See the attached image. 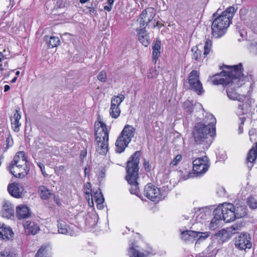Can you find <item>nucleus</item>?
Returning a JSON list of instances; mask_svg holds the SVG:
<instances>
[{
  "instance_id": "nucleus-1",
  "label": "nucleus",
  "mask_w": 257,
  "mask_h": 257,
  "mask_svg": "<svg viewBox=\"0 0 257 257\" xmlns=\"http://www.w3.org/2000/svg\"><path fill=\"white\" fill-rule=\"evenodd\" d=\"M203 121L204 122L196 123L192 134L197 144H202L206 142L209 145L211 143L210 138L215 135L214 125L216 123V119L212 114L209 113Z\"/></svg>"
},
{
  "instance_id": "nucleus-2",
  "label": "nucleus",
  "mask_w": 257,
  "mask_h": 257,
  "mask_svg": "<svg viewBox=\"0 0 257 257\" xmlns=\"http://www.w3.org/2000/svg\"><path fill=\"white\" fill-rule=\"evenodd\" d=\"M218 12L219 10L212 16L213 21L211 26L212 34L215 38H219L225 34L235 10L234 7H230L221 14Z\"/></svg>"
},
{
  "instance_id": "nucleus-3",
  "label": "nucleus",
  "mask_w": 257,
  "mask_h": 257,
  "mask_svg": "<svg viewBox=\"0 0 257 257\" xmlns=\"http://www.w3.org/2000/svg\"><path fill=\"white\" fill-rule=\"evenodd\" d=\"M140 152L136 151L130 158L127 162L126 167V175L125 179L131 185L130 191L131 194L139 196L140 192L138 183L139 178V164L140 162Z\"/></svg>"
},
{
  "instance_id": "nucleus-4",
  "label": "nucleus",
  "mask_w": 257,
  "mask_h": 257,
  "mask_svg": "<svg viewBox=\"0 0 257 257\" xmlns=\"http://www.w3.org/2000/svg\"><path fill=\"white\" fill-rule=\"evenodd\" d=\"M94 131L96 150L99 154L104 155L108 150L109 132L106 124L101 121L95 123Z\"/></svg>"
},
{
  "instance_id": "nucleus-5",
  "label": "nucleus",
  "mask_w": 257,
  "mask_h": 257,
  "mask_svg": "<svg viewBox=\"0 0 257 257\" xmlns=\"http://www.w3.org/2000/svg\"><path fill=\"white\" fill-rule=\"evenodd\" d=\"M242 65L240 63L237 65L231 66L229 71H222L211 77L212 83L214 85L222 84L226 86L231 82L232 83L237 81L241 76Z\"/></svg>"
},
{
  "instance_id": "nucleus-6",
  "label": "nucleus",
  "mask_w": 257,
  "mask_h": 257,
  "mask_svg": "<svg viewBox=\"0 0 257 257\" xmlns=\"http://www.w3.org/2000/svg\"><path fill=\"white\" fill-rule=\"evenodd\" d=\"M135 128L130 125H126L121 131L115 142L116 152H123L134 136Z\"/></svg>"
},
{
  "instance_id": "nucleus-7",
  "label": "nucleus",
  "mask_w": 257,
  "mask_h": 257,
  "mask_svg": "<svg viewBox=\"0 0 257 257\" xmlns=\"http://www.w3.org/2000/svg\"><path fill=\"white\" fill-rule=\"evenodd\" d=\"M217 208L224 222H229L235 220L234 206L232 204L224 203L218 206Z\"/></svg>"
},
{
  "instance_id": "nucleus-8",
  "label": "nucleus",
  "mask_w": 257,
  "mask_h": 257,
  "mask_svg": "<svg viewBox=\"0 0 257 257\" xmlns=\"http://www.w3.org/2000/svg\"><path fill=\"white\" fill-rule=\"evenodd\" d=\"M188 80L191 90L195 91L198 95L203 92L202 85L199 80V73L197 71L192 70L189 74Z\"/></svg>"
},
{
  "instance_id": "nucleus-9",
  "label": "nucleus",
  "mask_w": 257,
  "mask_h": 257,
  "mask_svg": "<svg viewBox=\"0 0 257 257\" xmlns=\"http://www.w3.org/2000/svg\"><path fill=\"white\" fill-rule=\"evenodd\" d=\"M193 169L197 175L204 174L208 171L209 161L206 156L199 158L193 162Z\"/></svg>"
},
{
  "instance_id": "nucleus-10",
  "label": "nucleus",
  "mask_w": 257,
  "mask_h": 257,
  "mask_svg": "<svg viewBox=\"0 0 257 257\" xmlns=\"http://www.w3.org/2000/svg\"><path fill=\"white\" fill-rule=\"evenodd\" d=\"M144 194L152 201H159L162 199L160 189L151 183H149L145 186Z\"/></svg>"
},
{
  "instance_id": "nucleus-11",
  "label": "nucleus",
  "mask_w": 257,
  "mask_h": 257,
  "mask_svg": "<svg viewBox=\"0 0 257 257\" xmlns=\"http://www.w3.org/2000/svg\"><path fill=\"white\" fill-rule=\"evenodd\" d=\"M209 236L207 232L195 231L186 230L181 232V238L185 241H190L195 238H198V240H204Z\"/></svg>"
},
{
  "instance_id": "nucleus-12",
  "label": "nucleus",
  "mask_w": 257,
  "mask_h": 257,
  "mask_svg": "<svg viewBox=\"0 0 257 257\" xmlns=\"http://www.w3.org/2000/svg\"><path fill=\"white\" fill-rule=\"evenodd\" d=\"M155 16V14L152 8H149L143 11L138 19L140 24V28H145L149 23L153 20Z\"/></svg>"
},
{
  "instance_id": "nucleus-13",
  "label": "nucleus",
  "mask_w": 257,
  "mask_h": 257,
  "mask_svg": "<svg viewBox=\"0 0 257 257\" xmlns=\"http://www.w3.org/2000/svg\"><path fill=\"white\" fill-rule=\"evenodd\" d=\"M249 138L251 142H255V146L253 147L249 150L246 158L248 167L251 169L253 166L252 163L255 161L257 155V134L249 137Z\"/></svg>"
},
{
  "instance_id": "nucleus-14",
  "label": "nucleus",
  "mask_w": 257,
  "mask_h": 257,
  "mask_svg": "<svg viewBox=\"0 0 257 257\" xmlns=\"http://www.w3.org/2000/svg\"><path fill=\"white\" fill-rule=\"evenodd\" d=\"M139 246L136 242L131 243L128 249L127 254L129 257H146L148 255L154 254L155 253L152 250L141 252L139 250Z\"/></svg>"
},
{
  "instance_id": "nucleus-15",
  "label": "nucleus",
  "mask_w": 257,
  "mask_h": 257,
  "mask_svg": "<svg viewBox=\"0 0 257 257\" xmlns=\"http://www.w3.org/2000/svg\"><path fill=\"white\" fill-rule=\"evenodd\" d=\"M242 76V74L241 73L240 78L238 79L237 81H235L232 83L231 82L228 84H226V86H225V87H226L227 95L231 100H236L239 101H241V100L240 97V95L235 91V87H236L238 85L237 83L239 82V80L241 78Z\"/></svg>"
},
{
  "instance_id": "nucleus-16",
  "label": "nucleus",
  "mask_w": 257,
  "mask_h": 257,
  "mask_svg": "<svg viewBox=\"0 0 257 257\" xmlns=\"http://www.w3.org/2000/svg\"><path fill=\"white\" fill-rule=\"evenodd\" d=\"M10 172L16 178H23L27 175L29 171L28 167L27 168L18 167V166L9 165L7 167Z\"/></svg>"
},
{
  "instance_id": "nucleus-17",
  "label": "nucleus",
  "mask_w": 257,
  "mask_h": 257,
  "mask_svg": "<svg viewBox=\"0 0 257 257\" xmlns=\"http://www.w3.org/2000/svg\"><path fill=\"white\" fill-rule=\"evenodd\" d=\"M235 246L237 248L240 250L250 248L251 247L250 238L249 239L247 238L246 233L241 234L235 238Z\"/></svg>"
},
{
  "instance_id": "nucleus-18",
  "label": "nucleus",
  "mask_w": 257,
  "mask_h": 257,
  "mask_svg": "<svg viewBox=\"0 0 257 257\" xmlns=\"http://www.w3.org/2000/svg\"><path fill=\"white\" fill-rule=\"evenodd\" d=\"M27 163V158L25 156V152L24 151H20L17 153L15 156L13 160L9 165L27 168V166H28Z\"/></svg>"
},
{
  "instance_id": "nucleus-19",
  "label": "nucleus",
  "mask_w": 257,
  "mask_h": 257,
  "mask_svg": "<svg viewBox=\"0 0 257 257\" xmlns=\"http://www.w3.org/2000/svg\"><path fill=\"white\" fill-rule=\"evenodd\" d=\"M8 190L12 196L20 198L22 197L24 189L20 184L13 183L8 185Z\"/></svg>"
},
{
  "instance_id": "nucleus-20",
  "label": "nucleus",
  "mask_w": 257,
  "mask_h": 257,
  "mask_svg": "<svg viewBox=\"0 0 257 257\" xmlns=\"http://www.w3.org/2000/svg\"><path fill=\"white\" fill-rule=\"evenodd\" d=\"M25 233L27 235L36 234L40 230L39 226L34 222L26 221L23 223Z\"/></svg>"
},
{
  "instance_id": "nucleus-21",
  "label": "nucleus",
  "mask_w": 257,
  "mask_h": 257,
  "mask_svg": "<svg viewBox=\"0 0 257 257\" xmlns=\"http://www.w3.org/2000/svg\"><path fill=\"white\" fill-rule=\"evenodd\" d=\"M31 215L30 208L26 205H20L16 208V216L19 219L27 218Z\"/></svg>"
},
{
  "instance_id": "nucleus-22",
  "label": "nucleus",
  "mask_w": 257,
  "mask_h": 257,
  "mask_svg": "<svg viewBox=\"0 0 257 257\" xmlns=\"http://www.w3.org/2000/svg\"><path fill=\"white\" fill-rule=\"evenodd\" d=\"M14 236V233L10 227L0 223V238L4 239L12 240Z\"/></svg>"
},
{
  "instance_id": "nucleus-23",
  "label": "nucleus",
  "mask_w": 257,
  "mask_h": 257,
  "mask_svg": "<svg viewBox=\"0 0 257 257\" xmlns=\"http://www.w3.org/2000/svg\"><path fill=\"white\" fill-rule=\"evenodd\" d=\"M138 32L139 40L143 45L147 47L150 43L149 36L145 28H139Z\"/></svg>"
},
{
  "instance_id": "nucleus-24",
  "label": "nucleus",
  "mask_w": 257,
  "mask_h": 257,
  "mask_svg": "<svg viewBox=\"0 0 257 257\" xmlns=\"http://www.w3.org/2000/svg\"><path fill=\"white\" fill-rule=\"evenodd\" d=\"M161 42L160 39H157L152 45L153 49V62L155 64L160 55Z\"/></svg>"
},
{
  "instance_id": "nucleus-25",
  "label": "nucleus",
  "mask_w": 257,
  "mask_h": 257,
  "mask_svg": "<svg viewBox=\"0 0 257 257\" xmlns=\"http://www.w3.org/2000/svg\"><path fill=\"white\" fill-rule=\"evenodd\" d=\"M21 118V113L19 111L16 110L14 116L11 118L12 128L15 132L20 131V126L21 123L20 122V119Z\"/></svg>"
},
{
  "instance_id": "nucleus-26",
  "label": "nucleus",
  "mask_w": 257,
  "mask_h": 257,
  "mask_svg": "<svg viewBox=\"0 0 257 257\" xmlns=\"http://www.w3.org/2000/svg\"><path fill=\"white\" fill-rule=\"evenodd\" d=\"M51 255L50 246L43 245L39 249L35 257H51Z\"/></svg>"
},
{
  "instance_id": "nucleus-27",
  "label": "nucleus",
  "mask_w": 257,
  "mask_h": 257,
  "mask_svg": "<svg viewBox=\"0 0 257 257\" xmlns=\"http://www.w3.org/2000/svg\"><path fill=\"white\" fill-rule=\"evenodd\" d=\"M91 198L92 200L91 202L92 204L93 199L97 203V208L99 209H102L103 208V203L104 201V199L101 192H98L96 191V192L94 193L93 195L92 196V198L91 197Z\"/></svg>"
},
{
  "instance_id": "nucleus-28",
  "label": "nucleus",
  "mask_w": 257,
  "mask_h": 257,
  "mask_svg": "<svg viewBox=\"0 0 257 257\" xmlns=\"http://www.w3.org/2000/svg\"><path fill=\"white\" fill-rule=\"evenodd\" d=\"M208 211V208L206 207L198 208L193 216L195 217V220L197 222H200L204 220L206 216V212Z\"/></svg>"
},
{
  "instance_id": "nucleus-29",
  "label": "nucleus",
  "mask_w": 257,
  "mask_h": 257,
  "mask_svg": "<svg viewBox=\"0 0 257 257\" xmlns=\"http://www.w3.org/2000/svg\"><path fill=\"white\" fill-rule=\"evenodd\" d=\"M14 214V207L11 204H5L3 206L2 216L9 218Z\"/></svg>"
},
{
  "instance_id": "nucleus-30",
  "label": "nucleus",
  "mask_w": 257,
  "mask_h": 257,
  "mask_svg": "<svg viewBox=\"0 0 257 257\" xmlns=\"http://www.w3.org/2000/svg\"><path fill=\"white\" fill-rule=\"evenodd\" d=\"M214 235L219 238V240L221 242H223L228 239L229 237V232H228V229H222L217 232H216Z\"/></svg>"
},
{
  "instance_id": "nucleus-31",
  "label": "nucleus",
  "mask_w": 257,
  "mask_h": 257,
  "mask_svg": "<svg viewBox=\"0 0 257 257\" xmlns=\"http://www.w3.org/2000/svg\"><path fill=\"white\" fill-rule=\"evenodd\" d=\"M213 215L214 217L210 222V228H215L218 224L219 221L223 220L217 208L213 211Z\"/></svg>"
},
{
  "instance_id": "nucleus-32",
  "label": "nucleus",
  "mask_w": 257,
  "mask_h": 257,
  "mask_svg": "<svg viewBox=\"0 0 257 257\" xmlns=\"http://www.w3.org/2000/svg\"><path fill=\"white\" fill-rule=\"evenodd\" d=\"M57 227L59 233L66 234L68 232L69 226L63 220L58 221Z\"/></svg>"
},
{
  "instance_id": "nucleus-33",
  "label": "nucleus",
  "mask_w": 257,
  "mask_h": 257,
  "mask_svg": "<svg viewBox=\"0 0 257 257\" xmlns=\"http://www.w3.org/2000/svg\"><path fill=\"white\" fill-rule=\"evenodd\" d=\"M45 40L48 41V46L49 48L57 47L60 44V39L58 37L46 36Z\"/></svg>"
},
{
  "instance_id": "nucleus-34",
  "label": "nucleus",
  "mask_w": 257,
  "mask_h": 257,
  "mask_svg": "<svg viewBox=\"0 0 257 257\" xmlns=\"http://www.w3.org/2000/svg\"><path fill=\"white\" fill-rule=\"evenodd\" d=\"M41 197L44 200L48 199L51 195L50 190L45 186H40L39 187Z\"/></svg>"
},
{
  "instance_id": "nucleus-35",
  "label": "nucleus",
  "mask_w": 257,
  "mask_h": 257,
  "mask_svg": "<svg viewBox=\"0 0 257 257\" xmlns=\"http://www.w3.org/2000/svg\"><path fill=\"white\" fill-rule=\"evenodd\" d=\"M246 208L242 206H239L235 207L234 206V215H235V218H240L246 215Z\"/></svg>"
},
{
  "instance_id": "nucleus-36",
  "label": "nucleus",
  "mask_w": 257,
  "mask_h": 257,
  "mask_svg": "<svg viewBox=\"0 0 257 257\" xmlns=\"http://www.w3.org/2000/svg\"><path fill=\"white\" fill-rule=\"evenodd\" d=\"M191 50L193 52L192 55V59H194L196 61H200L202 58V51L197 47H194L192 48Z\"/></svg>"
},
{
  "instance_id": "nucleus-37",
  "label": "nucleus",
  "mask_w": 257,
  "mask_h": 257,
  "mask_svg": "<svg viewBox=\"0 0 257 257\" xmlns=\"http://www.w3.org/2000/svg\"><path fill=\"white\" fill-rule=\"evenodd\" d=\"M124 98L125 97L123 94H119L117 96H113L111 99V101L119 107L121 103L124 99Z\"/></svg>"
},
{
  "instance_id": "nucleus-38",
  "label": "nucleus",
  "mask_w": 257,
  "mask_h": 257,
  "mask_svg": "<svg viewBox=\"0 0 257 257\" xmlns=\"http://www.w3.org/2000/svg\"><path fill=\"white\" fill-rule=\"evenodd\" d=\"M247 204L248 206L253 209H257V199L253 197H249L247 198Z\"/></svg>"
},
{
  "instance_id": "nucleus-39",
  "label": "nucleus",
  "mask_w": 257,
  "mask_h": 257,
  "mask_svg": "<svg viewBox=\"0 0 257 257\" xmlns=\"http://www.w3.org/2000/svg\"><path fill=\"white\" fill-rule=\"evenodd\" d=\"M211 41L209 39L206 40L205 43V45L204 46V51L203 55H204V57H206L209 54L210 51L211 50Z\"/></svg>"
},
{
  "instance_id": "nucleus-40",
  "label": "nucleus",
  "mask_w": 257,
  "mask_h": 257,
  "mask_svg": "<svg viewBox=\"0 0 257 257\" xmlns=\"http://www.w3.org/2000/svg\"><path fill=\"white\" fill-rule=\"evenodd\" d=\"M242 227L241 224L235 223L233 224L230 228H228L227 229L228 232L231 234H235L237 232L238 230H239Z\"/></svg>"
},
{
  "instance_id": "nucleus-41",
  "label": "nucleus",
  "mask_w": 257,
  "mask_h": 257,
  "mask_svg": "<svg viewBox=\"0 0 257 257\" xmlns=\"http://www.w3.org/2000/svg\"><path fill=\"white\" fill-rule=\"evenodd\" d=\"M249 50L252 54L257 55V42L251 41L249 43Z\"/></svg>"
},
{
  "instance_id": "nucleus-42",
  "label": "nucleus",
  "mask_w": 257,
  "mask_h": 257,
  "mask_svg": "<svg viewBox=\"0 0 257 257\" xmlns=\"http://www.w3.org/2000/svg\"><path fill=\"white\" fill-rule=\"evenodd\" d=\"M109 113L110 115L111 116L112 118H117L119 116L120 113V109L119 107L116 106V108H115L114 109H110Z\"/></svg>"
},
{
  "instance_id": "nucleus-43",
  "label": "nucleus",
  "mask_w": 257,
  "mask_h": 257,
  "mask_svg": "<svg viewBox=\"0 0 257 257\" xmlns=\"http://www.w3.org/2000/svg\"><path fill=\"white\" fill-rule=\"evenodd\" d=\"M84 189L85 191V193L86 195H87V197L88 199H90V196L92 198V195L91 194V185L90 183H86L84 186Z\"/></svg>"
},
{
  "instance_id": "nucleus-44",
  "label": "nucleus",
  "mask_w": 257,
  "mask_h": 257,
  "mask_svg": "<svg viewBox=\"0 0 257 257\" xmlns=\"http://www.w3.org/2000/svg\"><path fill=\"white\" fill-rule=\"evenodd\" d=\"M193 105L192 102L189 100H186L183 104V108L187 112H191L192 111Z\"/></svg>"
},
{
  "instance_id": "nucleus-45",
  "label": "nucleus",
  "mask_w": 257,
  "mask_h": 257,
  "mask_svg": "<svg viewBox=\"0 0 257 257\" xmlns=\"http://www.w3.org/2000/svg\"><path fill=\"white\" fill-rule=\"evenodd\" d=\"M14 254L9 249L0 251V257H14Z\"/></svg>"
},
{
  "instance_id": "nucleus-46",
  "label": "nucleus",
  "mask_w": 257,
  "mask_h": 257,
  "mask_svg": "<svg viewBox=\"0 0 257 257\" xmlns=\"http://www.w3.org/2000/svg\"><path fill=\"white\" fill-rule=\"evenodd\" d=\"M107 75L105 71H100L97 75V79L101 82H104L106 81Z\"/></svg>"
},
{
  "instance_id": "nucleus-47",
  "label": "nucleus",
  "mask_w": 257,
  "mask_h": 257,
  "mask_svg": "<svg viewBox=\"0 0 257 257\" xmlns=\"http://www.w3.org/2000/svg\"><path fill=\"white\" fill-rule=\"evenodd\" d=\"M182 157L181 155H177L170 163V166L173 167L177 165L178 163L182 160Z\"/></svg>"
},
{
  "instance_id": "nucleus-48",
  "label": "nucleus",
  "mask_w": 257,
  "mask_h": 257,
  "mask_svg": "<svg viewBox=\"0 0 257 257\" xmlns=\"http://www.w3.org/2000/svg\"><path fill=\"white\" fill-rule=\"evenodd\" d=\"M237 113L238 115L243 116L245 114L244 105L243 104H239L238 106Z\"/></svg>"
},
{
  "instance_id": "nucleus-49",
  "label": "nucleus",
  "mask_w": 257,
  "mask_h": 257,
  "mask_svg": "<svg viewBox=\"0 0 257 257\" xmlns=\"http://www.w3.org/2000/svg\"><path fill=\"white\" fill-rule=\"evenodd\" d=\"M13 145V138L9 136L7 138L6 140V145L7 147L5 149V151H6L10 147H12Z\"/></svg>"
},
{
  "instance_id": "nucleus-50",
  "label": "nucleus",
  "mask_w": 257,
  "mask_h": 257,
  "mask_svg": "<svg viewBox=\"0 0 257 257\" xmlns=\"http://www.w3.org/2000/svg\"><path fill=\"white\" fill-rule=\"evenodd\" d=\"M37 165L40 169V170L42 172V174H43V176L44 177H47L48 174L45 172V166H44V164L41 162H38V163H37Z\"/></svg>"
},
{
  "instance_id": "nucleus-51",
  "label": "nucleus",
  "mask_w": 257,
  "mask_h": 257,
  "mask_svg": "<svg viewBox=\"0 0 257 257\" xmlns=\"http://www.w3.org/2000/svg\"><path fill=\"white\" fill-rule=\"evenodd\" d=\"M157 75V71L155 69H152L150 70V73L148 74V77L149 78L156 77Z\"/></svg>"
},
{
  "instance_id": "nucleus-52",
  "label": "nucleus",
  "mask_w": 257,
  "mask_h": 257,
  "mask_svg": "<svg viewBox=\"0 0 257 257\" xmlns=\"http://www.w3.org/2000/svg\"><path fill=\"white\" fill-rule=\"evenodd\" d=\"M88 9L89 10V12L90 13V14H96V11L95 9V8L93 6L92 4H91V6L89 7Z\"/></svg>"
},
{
  "instance_id": "nucleus-53",
  "label": "nucleus",
  "mask_w": 257,
  "mask_h": 257,
  "mask_svg": "<svg viewBox=\"0 0 257 257\" xmlns=\"http://www.w3.org/2000/svg\"><path fill=\"white\" fill-rule=\"evenodd\" d=\"M144 166L147 171H150V166L149 162L145 161L144 163Z\"/></svg>"
},
{
  "instance_id": "nucleus-54",
  "label": "nucleus",
  "mask_w": 257,
  "mask_h": 257,
  "mask_svg": "<svg viewBox=\"0 0 257 257\" xmlns=\"http://www.w3.org/2000/svg\"><path fill=\"white\" fill-rule=\"evenodd\" d=\"M239 125H243L244 124V122L246 120V117L245 116H241L239 117Z\"/></svg>"
},
{
  "instance_id": "nucleus-55",
  "label": "nucleus",
  "mask_w": 257,
  "mask_h": 257,
  "mask_svg": "<svg viewBox=\"0 0 257 257\" xmlns=\"http://www.w3.org/2000/svg\"><path fill=\"white\" fill-rule=\"evenodd\" d=\"M256 133H257V131H256V129L251 128V130H250L249 131L248 135H249V137H250L252 135H254L257 134Z\"/></svg>"
},
{
  "instance_id": "nucleus-56",
  "label": "nucleus",
  "mask_w": 257,
  "mask_h": 257,
  "mask_svg": "<svg viewBox=\"0 0 257 257\" xmlns=\"http://www.w3.org/2000/svg\"><path fill=\"white\" fill-rule=\"evenodd\" d=\"M6 52V50H5L3 52H0V60L3 59L7 58V55L4 54Z\"/></svg>"
},
{
  "instance_id": "nucleus-57",
  "label": "nucleus",
  "mask_w": 257,
  "mask_h": 257,
  "mask_svg": "<svg viewBox=\"0 0 257 257\" xmlns=\"http://www.w3.org/2000/svg\"><path fill=\"white\" fill-rule=\"evenodd\" d=\"M112 9V8L111 6H105L104 7V10H105V11H107L108 12H110Z\"/></svg>"
},
{
  "instance_id": "nucleus-58",
  "label": "nucleus",
  "mask_w": 257,
  "mask_h": 257,
  "mask_svg": "<svg viewBox=\"0 0 257 257\" xmlns=\"http://www.w3.org/2000/svg\"><path fill=\"white\" fill-rule=\"evenodd\" d=\"M238 131L239 134H240L243 132V125L239 124Z\"/></svg>"
},
{
  "instance_id": "nucleus-59",
  "label": "nucleus",
  "mask_w": 257,
  "mask_h": 257,
  "mask_svg": "<svg viewBox=\"0 0 257 257\" xmlns=\"http://www.w3.org/2000/svg\"><path fill=\"white\" fill-rule=\"evenodd\" d=\"M113 3H114V0H108L107 3L108 4V6H111L112 7V6L113 4Z\"/></svg>"
},
{
  "instance_id": "nucleus-60",
  "label": "nucleus",
  "mask_w": 257,
  "mask_h": 257,
  "mask_svg": "<svg viewBox=\"0 0 257 257\" xmlns=\"http://www.w3.org/2000/svg\"><path fill=\"white\" fill-rule=\"evenodd\" d=\"M154 22L156 23V24H154V28H155L156 27H161L162 25L158 21H157V22H155V20H154Z\"/></svg>"
},
{
  "instance_id": "nucleus-61",
  "label": "nucleus",
  "mask_w": 257,
  "mask_h": 257,
  "mask_svg": "<svg viewBox=\"0 0 257 257\" xmlns=\"http://www.w3.org/2000/svg\"><path fill=\"white\" fill-rule=\"evenodd\" d=\"M116 106H118L117 105H116V104H115L114 103H113L111 101V106H110V109H114L115 108H116Z\"/></svg>"
},
{
  "instance_id": "nucleus-62",
  "label": "nucleus",
  "mask_w": 257,
  "mask_h": 257,
  "mask_svg": "<svg viewBox=\"0 0 257 257\" xmlns=\"http://www.w3.org/2000/svg\"><path fill=\"white\" fill-rule=\"evenodd\" d=\"M10 89V86L8 85H6L4 87V91L7 92L9 91Z\"/></svg>"
},
{
  "instance_id": "nucleus-63",
  "label": "nucleus",
  "mask_w": 257,
  "mask_h": 257,
  "mask_svg": "<svg viewBox=\"0 0 257 257\" xmlns=\"http://www.w3.org/2000/svg\"><path fill=\"white\" fill-rule=\"evenodd\" d=\"M182 219L183 220H185V219H188L190 218V217L189 216H187L186 215H182Z\"/></svg>"
},
{
  "instance_id": "nucleus-64",
  "label": "nucleus",
  "mask_w": 257,
  "mask_h": 257,
  "mask_svg": "<svg viewBox=\"0 0 257 257\" xmlns=\"http://www.w3.org/2000/svg\"><path fill=\"white\" fill-rule=\"evenodd\" d=\"M17 79V77H14V78L12 80L11 82H12V83H15V82L16 81Z\"/></svg>"
}]
</instances>
